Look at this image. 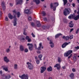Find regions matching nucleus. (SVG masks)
Wrapping results in <instances>:
<instances>
[{"instance_id":"13","label":"nucleus","mask_w":79,"mask_h":79,"mask_svg":"<svg viewBox=\"0 0 79 79\" xmlns=\"http://www.w3.org/2000/svg\"><path fill=\"white\" fill-rule=\"evenodd\" d=\"M4 60L6 63H8L10 61V60L8 59L7 56H5L3 58Z\"/></svg>"},{"instance_id":"56","label":"nucleus","mask_w":79,"mask_h":79,"mask_svg":"<svg viewBox=\"0 0 79 79\" xmlns=\"http://www.w3.org/2000/svg\"><path fill=\"white\" fill-rule=\"evenodd\" d=\"M72 71L73 72H76V69L74 68L72 69Z\"/></svg>"},{"instance_id":"35","label":"nucleus","mask_w":79,"mask_h":79,"mask_svg":"<svg viewBox=\"0 0 79 79\" xmlns=\"http://www.w3.org/2000/svg\"><path fill=\"white\" fill-rule=\"evenodd\" d=\"M42 13L43 14V16H45L46 15V13H45L44 11H43Z\"/></svg>"},{"instance_id":"37","label":"nucleus","mask_w":79,"mask_h":79,"mask_svg":"<svg viewBox=\"0 0 79 79\" xmlns=\"http://www.w3.org/2000/svg\"><path fill=\"white\" fill-rule=\"evenodd\" d=\"M42 27L43 29H44V30H45V29H46L47 27V26H42Z\"/></svg>"},{"instance_id":"23","label":"nucleus","mask_w":79,"mask_h":79,"mask_svg":"<svg viewBox=\"0 0 79 79\" xmlns=\"http://www.w3.org/2000/svg\"><path fill=\"white\" fill-rule=\"evenodd\" d=\"M13 14L14 15V16L13 17H15V18H16V15L17 14V12L16 11V10H14L13 11Z\"/></svg>"},{"instance_id":"58","label":"nucleus","mask_w":79,"mask_h":79,"mask_svg":"<svg viewBox=\"0 0 79 79\" xmlns=\"http://www.w3.org/2000/svg\"><path fill=\"white\" fill-rule=\"evenodd\" d=\"M2 11H0V17L2 16Z\"/></svg>"},{"instance_id":"61","label":"nucleus","mask_w":79,"mask_h":79,"mask_svg":"<svg viewBox=\"0 0 79 79\" xmlns=\"http://www.w3.org/2000/svg\"><path fill=\"white\" fill-rule=\"evenodd\" d=\"M44 21H47V18H44Z\"/></svg>"},{"instance_id":"32","label":"nucleus","mask_w":79,"mask_h":79,"mask_svg":"<svg viewBox=\"0 0 79 79\" xmlns=\"http://www.w3.org/2000/svg\"><path fill=\"white\" fill-rule=\"evenodd\" d=\"M17 18H19L20 17V16L21 15V13H20V12H18L17 13Z\"/></svg>"},{"instance_id":"38","label":"nucleus","mask_w":79,"mask_h":79,"mask_svg":"<svg viewBox=\"0 0 79 79\" xmlns=\"http://www.w3.org/2000/svg\"><path fill=\"white\" fill-rule=\"evenodd\" d=\"M73 19H74V20H75V21H77V20H78V19H79L77 17V16H75L74 17H73Z\"/></svg>"},{"instance_id":"49","label":"nucleus","mask_w":79,"mask_h":79,"mask_svg":"<svg viewBox=\"0 0 79 79\" xmlns=\"http://www.w3.org/2000/svg\"><path fill=\"white\" fill-rule=\"evenodd\" d=\"M26 40H28L29 39V37L28 36H27L25 38Z\"/></svg>"},{"instance_id":"12","label":"nucleus","mask_w":79,"mask_h":79,"mask_svg":"<svg viewBox=\"0 0 79 79\" xmlns=\"http://www.w3.org/2000/svg\"><path fill=\"white\" fill-rule=\"evenodd\" d=\"M1 6H2L3 10H5V9H6V7L5 6V2H2L1 3Z\"/></svg>"},{"instance_id":"63","label":"nucleus","mask_w":79,"mask_h":79,"mask_svg":"<svg viewBox=\"0 0 79 79\" xmlns=\"http://www.w3.org/2000/svg\"><path fill=\"white\" fill-rule=\"evenodd\" d=\"M72 6H73V7H75V4H74V3H73L72 4Z\"/></svg>"},{"instance_id":"43","label":"nucleus","mask_w":79,"mask_h":79,"mask_svg":"<svg viewBox=\"0 0 79 79\" xmlns=\"http://www.w3.org/2000/svg\"><path fill=\"white\" fill-rule=\"evenodd\" d=\"M69 39V37L68 36H66V40H68Z\"/></svg>"},{"instance_id":"22","label":"nucleus","mask_w":79,"mask_h":79,"mask_svg":"<svg viewBox=\"0 0 79 79\" xmlns=\"http://www.w3.org/2000/svg\"><path fill=\"white\" fill-rule=\"evenodd\" d=\"M75 17V15H73L71 14L70 16H69L68 18L70 19H72V18H73V19H74V18Z\"/></svg>"},{"instance_id":"15","label":"nucleus","mask_w":79,"mask_h":79,"mask_svg":"<svg viewBox=\"0 0 79 79\" xmlns=\"http://www.w3.org/2000/svg\"><path fill=\"white\" fill-rule=\"evenodd\" d=\"M1 68H3V70H4L5 71H8V69L7 67H6L5 65H3L1 67Z\"/></svg>"},{"instance_id":"54","label":"nucleus","mask_w":79,"mask_h":79,"mask_svg":"<svg viewBox=\"0 0 79 79\" xmlns=\"http://www.w3.org/2000/svg\"><path fill=\"white\" fill-rule=\"evenodd\" d=\"M5 20L6 21H8V17L6 16V17Z\"/></svg>"},{"instance_id":"3","label":"nucleus","mask_w":79,"mask_h":79,"mask_svg":"<svg viewBox=\"0 0 79 79\" xmlns=\"http://www.w3.org/2000/svg\"><path fill=\"white\" fill-rule=\"evenodd\" d=\"M19 77L22 79H28V78L29 77V76H28L27 74L25 75V74H23L21 76L20 75Z\"/></svg>"},{"instance_id":"6","label":"nucleus","mask_w":79,"mask_h":79,"mask_svg":"<svg viewBox=\"0 0 79 79\" xmlns=\"http://www.w3.org/2000/svg\"><path fill=\"white\" fill-rule=\"evenodd\" d=\"M73 53V50H70L67 52L66 53H65L64 54V56H66L67 57L70 54Z\"/></svg>"},{"instance_id":"11","label":"nucleus","mask_w":79,"mask_h":79,"mask_svg":"<svg viewBox=\"0 0 79 79\" xmlns=\"http://www.w3.org/2000/svg\"><path fill=\"white\" fill-rule=\"evenodd\" d=\"M69 44V43H67L66 42L65 43L63 44L61 46L62 48H65Z\"/></svg>"},{"instance_id":"52","label":"nucleus","mask_w":79,"mask_h":79,"mask_svg":"<svg viewBox=\"0 0 79 79\" xmlns=\"http://www.w3.org/2000/svg\"><path fill=\"white\" fill-rule=\"evenodd\" d=\"M31 35H32L33 37H35V35H34V33H33V32L31 33Z\"/></svg>"},{"instance_id":"40","label":"nucleus","mask_w":79,"mask_h":79,"mask_svg":"<svg viewBox=\"0 0 79 79\" xmlns=\"http://www.w3.org/2000/svg\"><path fill=\"white\" fill-rule=\"evenodd\" d=\"M36 62L37 64H39V63H40V60H37L36 61Z\"/></svg>"},{"instance_id":"14","label":"nucleus","mask_w":79,"mask_h":79,"mask_svg":"<svg viewBox=\"0 0 79 79\" xmlns=\"http://www.w3.org/2000/svg\"><path fill=\"white\" fill-rule=\"evenodd\" d=\"M36 26L38 27H41V24H40V22L39 21H36Z\"/></svg>"},{"instance_id":"9","label":"nucleus","mask_w":79,"mask_h":79,"mask_svg":"<svg viewBox=\"0 0 79 79\" xmlns=\"http://www.w3.org/2000/svg\"><path fill=\"white\" fill-rule=\"evenodd\" d=\"M60 65L59 64H56V65L54 66V68H57V69L58 70H60Z\"/></svg>"},{"instance_id":"21","label":"nucleus","mask_w":79,"mask_h":79,"mask_svg":"<svg viewBox=\"0 0 79 79\" xmlns=\"http://www.w3.org/2000/svg\"><path fill=\"white\" fill-rule=\"evenodd\" d=\"M53 6V4L52 3H51V5H50V7H51V8H53V11H55V10H56V6Z\"/></svg>"},{"instance_id":"1","label":"nucleus","mask_w":79,"mask_h":79,"mask_svg":"<svg viewBox=\"0 0 79 79\" xmlns=\"http://www.w3.org/2000/svg\"><path fill=\"white\" fill-rule=\"evenodd\" d=\"M70 13H71V9L69 8L65 9L63 12L64 15L65 16L69 15Z\"/></svg>"},{"instance_id":"41","label":"nucleus","mask_w":79,"mask_h":79,"mask_svg":"<svg viewBox=\"0 0 79 79\" xmlns=\"http://www.w3.org/2000/svg\"><path fill=\"white\" fill-rule=\"evenodd\" d=\"M69 39H72L73 38V35H70V37H69Z\"/></svg>"},{"instance_id":"64","label":"nucleus","mask_w":79,"mask_h":79,"mask_svg":"<svg viewBox=\"0 0 79 79\" xmlns=\"http://www.w3.org/2000/svg\"><path fill=\"white\" fill-rule=\"evenodd\" d=\"M78 11L77 12V14H79V7L78 8Z\"/></svg>"},{"instance_id":"2","label":"nucleus","mask_w":79,"mask_h":79,"mask_svg":"<svg viewBox=\"0 0 79 79\" xmlns=\"http://www.w3.org/2000/svg\"><path fill=\"white\" fill-rule=\"evenodd\" d=\"M27 46H28V49L30 51L33 50L34 49V45L32 44L28 43L27 44Z\"/></svg>"},{"instance_id":"10","label":"nucleus","mask_w":79,"mask_h":79,"mask_svg":"<svg viewBox=\"0 0 79 79\" xmlns=\"http://www.w3.org/2000/svg\"><path fill=\"white\" fill-rule=\"evenodd\" d=\"M73 61H74V63L77 60V58L76 57L77 56V55L76 54H74L73 55Z\"/></svg>"},{"instance_id":"47","label":"nucleus","mask_w":79,"mask_h":79,"mask_svg":"<svg viewBox=\"0 0 79 79\" xmlns=\"http://www.w3.org/2000/svg\"><path fill=\"white\" fill-rule=\"evenodd\" d=\"M24 52L26 53H27V52H28V49L27 48H26V49H25Z\"/></svg>"},{"instance_id":"44","label":"nucleus","mask_w":79,"mask_h":79,"mask_svg":"<svg viewBox=\"0 0 79 79\" xmlns=\"http://www.w3.org/2000/svg\"><path fill=\"white\" fill-rule=\"evenodd\" d=\"M51 19L53 23L55 22V18H54L53 17H52Z\"/></svg>"},{"instance_id":"45","label":"nucleus","mask_w":79,"mask_h":79,"mask_svg":"<svg viewBox=\"0 0 79 79\" xmlns=\"http://www.w3.org/2000/svg\"><path fill=\"white\" fill-rule=\"evenodd\" d=\"M17 66L18 65L17 64H15L14 65V68H15V69H17Z\"/></svg>"},{"instance_id":"60","label":"nucleus","mask_w":79,"mask_h":79,"mask_svg":"<svg viewBox=\"0 0 79 79\" xmlns=\"http://www.w3.org/2000/svg\"><path fill=\"white\" fill-rule=\"evenodd\" d=\"M34 46H35V49H37V45H36V44H35Z\"/></svg>"},{"instance_id":"36","label":"nucleus","mask_w":79,"mask_h":79,"mask_svg":"<svg viewBox=\"0 0 79 79\" xmlns=\"http://www.w3.org/2000/svg\"><path fill=\"white\" fill-rule=\"evenodd\" d=\"M54 5H55V6H58L59 5V3L58 2H55L54 3Z\"/></svg>"},{"instance_id":"27","label":"nucleus","mask_w":79,"mask_h":79,"mask_svg":"<svg viewBox=\"0 0 79 79\" xmlns=\"http://www.w3.org/2000/svg\"><path fill=\"white\" fill-rule=\"evenodd\" d=\"M60 35H62V34H61L60 33L56 34L55 36V39L58 38V37H59V36H60Z\"/></svg>"},{"instance_id":"24","label":"nucleus","mask_w":79,"mask_h":79,"mask_svg":"<svg viewBox=\"0 0 79 79\" xmlns=\"http://www.w3.org/2000/svg\"><path fill=\"white\" fill-rule=\"evenodd\" d=\"M8 17L10 19H12L13 18V15H11V14L10 13L8 14Z\"/></svg>"},{"instance_id":"62","label":"nucleus","mask_w":79,"mask_h":79,"mask_svg":"<svg viewBox=\"0 0 79 79\" xmlns=\"http://www.w3.org/2000/svg\"><path fill=\"white\" fill-rule=\"evenodd\" d=\"M66 5H67V6H70V4L69 3H67L66 4Z\"/></svg>"},{"instance_id":"53","label":"nucleus","mask_w":79,"mask_h":79,"mask_svg":"<svg viewBox=\"0 0 79 79\" xmlns=\"http://www.w3.org/2000/svg\"><path fill=\"white\" fill-rule=\"evenodd\" d=\"M58 62H61V58L58 57Z\"/></svg>"},{"instance_id":"5","label":"nucleus","mask_w":79,"mask_h":79,"mask_svg":"<svg viewBox=\"0 0 79 79\" xmlns=\"http://www.w3.org/2000/svg\"><path fill=\"white\" fill-rule=\"evenodd\" d=\"M27 64L28 65V68L30 70H32V69H33V68H34V66H33V65L31 63H30L29 62H28L27 63Z\"/></svg>"},{"instance_id":"57","label":"nucleus","mask_w":79,"mask_h":79,"mask_svg":"<svg viewBox=\"0 0 79 79\" xmlns=\"http://www.w3.org/2000/svg\"><path fill=\"white\" fill-rule=\"evenodd\" d=\"M31 16H30L28 18V19H29V20L30 21H31Z\"/></svg>"},{"instance_id":"20","label":"nucleus","mask_w":79,"mask_h":79,"mask_svg":"<svg viewBox=\"0 0 79 79\" xmlns=\"http://www.w3.org/2000/svg\"><path fill=\"white\" fill-rule=\"evenodd\" d=\"M69 27H73L74 26V23H73V21H71L70 23H69Z\"/></svg>"},{"instance_id":"18","label":"nucleus","mask_w":79,"mask_h":79,"mask_svg":"<svg viewBox=\"0 0 79 79\" xmlns=\"http://www.w3.org/2000/svg\"><path fill=\"white\" fill-rule=\"evenodd\" d=\"M19 48L20 51L21 52H23L24 50V46L22 45H20L19 46Z\"/></svg>"},{"instance_id":"29","label":"nucleus","mask_w":79,"mask_h":79,"mask_svg":"<svg viewBox=\"0 0 79 79\" xmlns=\"http://www.w3.org/2000/svg\"><path fill=\"white\" fill-rule=\"evenodd\" d=\"M42 56H43V55L42 54H40L38 56V58L40 59V60L41 61L42 60Z\"/></svg>"},{"instance_id":"48","label":"nucleus","mask_w":79,"mask_h":79,"mask_svg":"<svg viewBox=\"0 0 79 79\" xmlns=\"http://www.w3.org/2000/svg\"><path fill=\"white\" fill-rule=\"evenodd\" d=\"M31 25L32 26H33V27H34V26H35V25L34 24V23L33 22H32L31 23Z\"/></svg>"},{"instance_id":"31","label":"nucleus","mask_w":79,"mask_h":79,"mask_svg":"<svg viewBox=\"0 0 79 79\" xmlns=\"http://www.w3.org/2000/svg\"><path fill=\"white\" fill-rule=\"evenodd\" d=\"M63 1L64 2V6H65L66 4H67V3H68V0H63Z\"/></svg>"},{"instance_id":"42","label":"nucleus","mask_w":79,"mask_h":79,"mask_svg":"<svg viewBox=\"0 0 79 79\" xmlns=\"http://www.w3.org/2000/svg\"><path fill=\"white\" fill-rule=\"evenodd\" d=\"M10 51L9 48H8L6 49V52L7 53H9Z\"/></svg>"},{"instance_id":"7","label":"nucleus","mask_w":79,"mask_h":79,"mask_svg":"<svg viewBox=\"0 0 79 79\" xmlns=\"http://www.w3.org/2000/svg\"><path fill=\"white\" fill-rule=\"evenodd\" d=\"M14 19V26H16V24H17V18L15 16L13 17Z\"/></svg>"},{"instance_id":"17","label":"nucleus","mask_w":79,"mask_h":79,"mask_svg":"<svg viewBox=\"0 0 79 79\" xmlns=\"http://www.w3.org/2000/svg\"><path fill=\"white\" fill-rule=\"evenodd\" d=\"M24 12L25 13H26V14H27V15H28V14L30 15V14H31V12H30V11L28 9L25 10Z\"/></svg>"},{"instance_id":"26","label":"nucleus","mask_w":79,"mask_h":79,"mask_svg":"<svg viewBox=\"0 0 79 79\" xmlns=\"http://www.w3.org/2000/svg\"><path fill=\"white\" fill-rule=\"evenodd\" d=\"M42 43H40L39 44V46H40L37 48V49L38 50H41V47H42Z\"/></svg>"},{"instance_id":"50","label":"nucleus","mask_w":79,"mask_h":79,"mask_svg":"<svg viewBox=\"0 0 79 79\" xmlns=\"http://www.w3.org/2000/svg\"><path fill=\"white\" fill-rule=\"evenodd\" d=\"M36 52L38 54H40L41 53V52L40 51H36Z\"/></svg>"},{"instance_id":"33","label":"nucleus","mask_w":79,"mask_h":79,"mask_svg":"<svg viewBox=\"0 0 79 79\" xmlns=\"http://www.w3.org/2000/svg\"><path fill=\"white\" fill-rule=\"evenodd\" d=\"M63 21L64 23L66 24L68 23V20L64 18L63 19Z\"/></svg>"},{"instance_id":"30","label":"nucleus","mask_w":79,"mask_h":79,"mask_svg":"<svg viewBox=\"0 0 79 79\" xmlns=\"http://www.w3.org/2000/svg\"><path fill=\"white\" fill-rule=\"evenodd\" d=\"M4 77H5L6 79H10V78H11V76L10 75H8L7 76H5V75H4Z\"/></svg>"},{"instance_id":"39","label":"nucleus","mask_w":79,"mask_h":79,"mask_svg":"<svg viewBox=\"0 0 79 79\" xmlns=\"http://www.w3.org/2000/svg\"><path fill=\"white\" fill-rule=\"evenodd\" d=\"M26 27L23 29V32H26L27 29V25L26 26Z\"/></svg>"},{"instance_id":"19","label":"nucleus","mask_w":79,"mask_h":79,"mask_svg":"<svg viewBox=\"0 0 79 79\" xmlns=\"http://www.w3.org/2000/svg\"><path fill=\"white\" fill-rule=\"evenodd\" d=\"M47 70L48 71V72H50L52 71V66H49L48 68L47 69Z\"/></svg>"},{"instance_id":"46","label":"nucleus","mask_w":79,"mask_h":79,"mask_svg":"<svg viewBox=\"0 0 79 79\" xmlns=\"http://www.w3.org/2000/svg\"><path fill=\"white\" fill-rule=\"evenodd\" d=\"M79 31V28H78L76 32V34H78Z\"/></svg>"},{"instance_id":"51","label":"nucleus","mask_w":79,"mask_h":79,"mask_svg":"<svg viewBox=\"0 0 79 79\" xmlns=\"http://www.w3.org/2000/svg\"><path fill=\"white\" fill-rule=\"evenodd\" d=\"M27 40V41L28 42H31V39L29 38Z\"/></svg>"},{"instance_id":"28","label":"nucleus","mask_w":79,"mask_h":79,"mask_svg":"<svg viewBox=\"0 0 79 79\" xmlns=\"http://www.w3.org/2000/svg\"><path fill=\"white\" fill-rule=\"evenodd\" d=\"M69 76L70 77L71 79H74V73H72L71 74L69 75Z\"/></svg>"},{"instance_id":"59","label":"nucleus","mask_w":79,"mask_h":79,"mask_svg":"<svg viewBox=\"0 0 79 79\" xmlns=\"http://www.w3.org/2000/svg\"><path fill=\"white\" fill-rule=\"evenodd\" d=\"M75 48L77 49V50H78V49H79V46H77V47Z\"/></svg>"},{"instance_id":"8","label":"nucleus","mask_w":79,"mask_h":79,"mask_svg":"<svg viewBox=\"0 0 79 79\" xmlns=\"http://www.w3.org/2000/svg\"><path fill=\"white\" fill-rule=\"evenodd\" d=\"M47 69V68L44 66L40 68V73H43L44 72V71H45Z\"/></svg>"},{"instance_id":"25","label":"nucleus","mask_w":79,"mask_h":79,"mask_svg":"<svg viewBox=\"0 0 79 79\" xmlns=\"http://www.w3.org/2000/svg\"><path fill=\"white\" fill-rule=\"evenodd\" d=\"M33 2H35L37 5H39L40 2L39 0H33Z\"/></svg>"},{"instance_id":"55","label":"nucleus","mask_w":79,"mask_h":79,"mask_svg":"<svg viewBox=\"0 0 79 79\" xmlns=\"http://www.w3.org/2000/svg\"><path fill=\"white\" fill-rule=\"evenodd\" d=\"M72 55H73V54H71L69 56H68V59H69V58H71V56H72Z\"/></svg>"},{"instance_id":"34","label":"nucleus","mask_w":79,"mask_h":79,"mask_svg":"<svg viewBox=\"0 0 79 79\" xmlns=\"http://www.w3.org/2000/svg\"><path fill=\"white\" fill-rule=\"evenodd\" d=\"M25 40V38H24V36H22L20 38V40Z\"/></svg>"},{"instance_id":"4","label":"nucleus","mask_w":79,"mask_h":79,"mask_svg":"<svg viewBox=\"0 0 79 79\" xmlns=\"http://www.w3.org/2000/svg\"><path fill=\"white\" fill-rule=\"evenodd\" d=\"M47 39L48 41L49 40V44H50V46L51 47V48H53V47H54V44L53 42V41H52V40H49V37H48L47 38Z\"/></svg>"},{"instance_id":"16","label":"nucleus","mask_w":79,"mask_h":79,"mask_svg":"<svg viewBox=\"0 0 79 79\" xmlns=\"http://www.w3.org/2000/svg\"><path fill=\"white\" fill-rule=\"evenodd\" d=\"M23 0H19L18 2L16 3V5H18V4L22 5V3H23Z\"/></svg>"}]
</instances>
